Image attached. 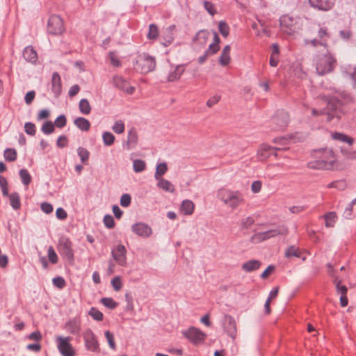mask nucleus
I'll return each mask as SVG.
<instances>
[{"label":"nucleus","mask_w":356,"mask_h":356,"mask_svg":"<svg viewBox=\"0 0 356 356\" xmlns=\"http://www.w3.org/2000/svg\"><path fill=\"white\" fill-rule=\"evenodd\" d=\"M316 72L318 75H325L332 72L337 65V60L327 49L325 52L316 54L313 58Z\"/></svg>","instance_id":"f257e3e1"},{"label":"nucleus","mask_w":356,"mask_h":356,"mask_svg":"<svg viewBox=\"0 0 356 356\" xmlns=\"http://www.w3.org/2000/svg\"><path fill=\"white\" fill-rule=\"evenodd\" d=\"M340 103L335 98L322 99L318 101V107L312 109V114L314 117L326 115L327 121L330 122L334 117L340 118L339 111H338Z\"/></svg>","instance_id":"f03ea898"},{"label":"nucleus","mask_w":356,"mask_h":356,"mask_svg":"<svg viewBox=\"0 0 356 356\" xmlns=\"http://www.w3.org/2000/svg\"><path fill=\"white\" fill-rule=\"evenodd\" d=\"M217 198L231 210H235L245 202L243 194L236 190L222 187L217 192Z\"/></svg>","instance_id":"7ed1b4c3"},{"label":"nucleus","mask_w":356,"mask_h":356,"mask_svg":"<svg viewBox=\"0 0 356 356\" xmlns=\"http://www.w3.org/2000/svg\"><path fill=\"white\" fill-rule=\"evenodd\" d=\"M315 160L308 163V167L316 170H330L334 168L335 156L332 150L320 149L314 152Z\"/></svg>","instance_id":"20e7f679"},{"label":"nucleus","mask_w":356,"mask_h":356,"mask_svg":"<svg viewBox=\"0 0 356 356\" xmlns=\"http://www.w3.org/2000/svg\"><path fill=\"white\" fill-rule=\"evenodd\" d=\"M282 31L288 34L293 35L302 28V23L298 18H293L289 15H284L280 18Z\"/></svg>","instance_id":"39448f33"},{"label":"nucleus","mask_w":356,"mask_h":356,"mask_svg":"<svg viewBox=\"0 0 356 356\" xmlns=\"http://www.w3.org/2000/svg\"><path fill=\"white\" fill-rule=\"evenodd\" d=\"M156 63L154 58L147 54H141L136 60L137 69L142 73H148L152 72L155 67Z\"/></svg>","instance_id":"423d86ee"},{"label":"nucleus","mask_w":356,"mask_h":356,"mask_svg":"<svg viewBox=\"0 0 356 356\" xmlns=\"http://www.w3.org/2000/svg\"><path fill=\"white\" fill-rule=\"evenodd\" d=\"M48 32L52 35H60L65 31L64 22L57 15L50 16L47 24Z\"/></svg>","instance_id":"0eeeda50"},{"label":"nucleus","mask_w":356,"mask_h":356,"mask_svg":"<svg viewBox=\"0 0 356 356\" xmlns=\"http://www.w3.org/2000/svg\"><path fill=\"white\" fill-rule=\"evenodd\" d=\"M72 338L70 337H57L56 343L57 348L63 356H74L76 353L72 344L70 343Z\"/></svg>","instance_id":"6e6552de"},{"label":"nucleus","mask_w":356,"mask_h":356,"mask_svg":"<svg viewBox=\"0 0 356 356\" xmlns=\"http://www.w3.org/2000/svg\"><path fill=\"white\" fill-rule=\"evenodd\" d=\"M58 250L59 253L69 261H72L74 258L72 243L70 240L65 236H61L58 240Z\"/></svg>","instance_id":"1a4fd4ad"},{"label":"nucleus","mask_w":356,"mask_h":356,"mask_svg":"<svg viewBox=\"0 0 356 356\" xmlns=\"http://www.w3.org/2000/svg\"><path fill=\"white\" fill-rule=\"evenodd\" d=\"M183 335L194 344L202 343L206 339V334L195 327H191L182 332Z\"/></svg>","instance_id":"9d476101"},{"label":"nucleus","mask_w":356,"mask_h":356,"mask_svg":"<svg viewBox=\"0 0 356 356\" xmlns=\"http://www.w3.org/2000/svg\"><path fill=\"white\" fill-rule=\"evenodd\" d=\"M330 33L326 26H319L317 32V36L313 40L307 41V44H310L315 47L318 44L325 46L328 39L330 38Z\"/></svg>","instance_id":"9b49d317"},{"label":"nucleus","mask_w":356,"mask_h":356,"mask_svg":"<svg viewBox=\"0 0 356 356\" xmlns=\"http://www.w3.org/2000/svg\"><path fill=\"white\" fill-rule=\"evenodd\" d=\"M111 254L116 263L124 266L127 264V250L124 245L119 244L111 251Z\"/></svg>","instance_id":"f8f14e48"},{"label":"nucleus","mask_w":356,"mask_h":356,"mask_svg":"<svg viewBox=\"0 0 356 356\" xmlns=\"http://www.w3.org/2000/svg\"><path fill=\"white\" fill-rule=\"evenodd\" d=\"M85 345L88 350L96 352L99 350L97 339L91 330H86L83 333Z\"/></svg>","instance_id":"ddd939ff"},{"label":"nucleus","mask_w":356,"mask_h":356,"mask_svg":"<svg viewBox=\"0 0 356 356\" xmlns=\"http://www.w3.org/2000/svg\"><path fill=\"white\" fill-rule=\"evenodd\" d=\"M286 233V229L277 228V229H270V230H268L266 232L257 233L253 236V238L257 241H262L269 239L272 237H275L280 234H285Z\"/></svg>","instance_id":"4468645a"},{"label":"nucleus","mask_w":356,"mask_h":356,"mask_svg":"<svg viewBox=\"0 0 356 356\" xmlns=\"http://www.w3.org/2000/svg\"><path fill=\"white\" fill-rule=\"evenodd\" d=\"M132 232L143 238L149 237L152 234V228L143 222H138L131 226Z\"/></svg>","instance_id":"2eb2a0df"},{"label":"nucleus","mask_w":356,"mask_h":356,"mask_svg":"<svg viewBox=\"0 0 356 356\" xmlns=\"http://www.w3.org/2000/svg\"><path fill=\"white\" fill-rule=\"evenodd\" d=\"M224 327L230 337L235 339L237 335V327L236 323L232 316L228 315L225 316Z\"/></svg>","instance_id":"dca6fc26"},{"label":"nucleus","mask_w":356,"mask_h":356,"mask_svg":"<svg viewBox=\"0 0 356 356\" xmlns=\"http://www.w3.org/2000/svg\"><path fill=\"white\" fill-rule=\"evenodd\" d=\"M184 71V65H172L167 76V81L173 82L179 80Z\"/></svg>","instance_id":"f3484780"},{"label":"nucleus","mask_w":356,"mask_h":356,"mask_svg":"<svg viewBox=\"0 0 356 356\" xmlns=\"http://www.w3.org/2000/svg\"><path fill=\"white\" fill-rule=\"evenodd\" d=\"M115 86L129 95L135 92V88L130 86L129 83L121 76H115L113 78Z\"/></svg>","instance_id":"a211bd4d"},{"label":"nucleus","mask_w":356,"mask_h":356,"mask_svg":"<svg viewBox=\"0 0 356 356\" xmlns=\"http://www.w3.org/2000/svg\"><path fill=\"white\" fill-rule=\"evenodd\" d=\"M309 4L321 10H328L334 5V0H309Z\"/></svg>","instance_id":"6ab92c4d"},{"label":"nucleus","mask_w":356,"mask_h":356,"mask_svg":"<svg viewBox=\"0 0 356 356\" xmlns=\"http://www.w3.org/2000/svg\"><path fill=\"white\" fill-rule=\"evenodd\" d=\"M138 140V137L136 131L134 129H131L128 132L127 135V140L125 144V148L127 150H130L133 148H134Z\"/></svg>","instance_id":"aec40b11"},{"label":"nucleus","mask_w":356,"mask_h":356,"mask_svg":"<svg viewBox=\"0 0 356 356\" xmlns=\"http://www.w3.org/2000/svg\"><path fill=\"white\" fill-rule=\"evenodd\" d=\"M334 283L336 284L337 291L341 293L340 304L341 307H344L348 305V298L346 296L347 288L345 286H341V280H338L337 278L335 279Z\"/></svg>","instance_id":"412c9836"},{"label":"nucleus","mask_w":356,"mask_h":356,"mask_svg":"<svg viewBox=\"0 0 356 356\" xmlns=\"http://www.w3.org/2000/svg\"><path fill=\"white\" fill-rule=\"evenodd\" d=\"M65 329L71 334H79L81 330V320L72 318L65 324Z\"/></svg>","instance_id":"4be33fe9"},{"label":"nucleus","mask_w":356,"mask_h":356,"mask_svg":"<svg viewBox=\"0 0 356 356\" xmlns=\"http://www.w3.org/2000/svg\"><path fill=\"white\" fill-rule=\"evenodd\" d=\"M252 28L254 30L255 33L258 37L262 38L264 36H268L267 27L261 20H259L258 22H254L252 24Z\"/></svg>","instance_id":"5701e85b"},{"label":"nucleus","mask_w":356,"mask_h":356,"mask_svg":"<svg viewBox=\"0 0 356 356\" xmlns=\"http://www.w3.org/2000/svg\"><path fill=\"white\" fill-rule=\"evenodd\" d=\"M51 90L56 97H58L62 91L61 79L56 72L54 73L52 76Z\"/></svg>","instance_id":"b1692460"},{"label":"nucleus","mask_w":356,"mask_h":356,"mask_svg":"<svg viewBox=\"0 0 356 356\" xmlns=\"http://www.w3.org/2000/svg\"><path fill=\"white\" fill-rule=\"evenodd\" d=\"M274 147L263 144L261 145L258 151L257 155L260 160H265L268 159L271 155V152L273 151Z\"/></svg>","instance_id":"393cba45"},{"label":"nucleus","mask_w":356,"mask_h":356,"mask_svg":"<svg viewBox=\"0 0 356 356\" xmlns=\"http://www.w3.org/2000/svg\"><path fill=\"white\" fill-rule=\"evenodd\" d=\"M157 187L160 189L163 190V191L168 192L170 193H172L175 191V188L174 185L168 180L163 178L161 179L157 180Z\"/></svg>","instance_id":"a878e982"},{"label":"nucleus","mask_w":356,"mask_h":356,"mask_svg":"<svg viewBox=\"0 0 356 356\" xmlns=\"http://www.w3.org/2000/svg\"><path fill=\"white\" fill-rule=\"evenodd\" d=\"M24 58L29 62L34 63L38 59L36 51L31 47H27L23 51Z\"/></svg>","instance_id":"bb28decb"},{"label":"nucleus","mask_w":356,"mask_h":356,"mask_svg":"<svg viewBox=\"0 0 356 356\" xmlns=\"http://www.w3.org/2000/svg\"><path fill=\"white\" fill-rule=\"evenodd\" d=\"M261 265V261L252 259L244 263L242 265V269L245 272H251L259 269Z\"/></svg>","instance_id":"cd10ccee"},{"label":"nucleus","mask_w":356,"mask_h":356,"mask_svg":"<svg viewBox=\"0 0 356 356\" xmlns=\"http://www.w3.org/2000/svg\"><path fill=\"white\" fill-rule=\"evenodd\" d=\"M181 211L185 215H191L195 209L194 203L189 200H185L181 204Z\"/></svg>","instance_id":"c85d7f7f"},{"label":"nucleus","mask_w":356,"mask_h":356,"mask_svg":"<svg viewBox=\"0 0 356 356\" xmlns=\"http://www.w3.org/2000/svg\"><path fill=\"white\" fill-rule=\"evenodd\" d=\"M74 124L81 130L87 131L90 129V123L84 118H77L74 121Z\"/></svg>","instance_id":"c756f323"},{"label":"nucleus","mask_w":356,"mask_h":356,"mask_svg":"<svg viewBox=\"0 0 356 356\" xmlns=\"http://www.w3.org/2000/svg\"><path fill=\"white\" fill-rule=\"evenodd\" d=\"M332 137L336 140L346 143L348 145H352L354 142V139L344 134L335 132L332 134Z\"/></svg>","instance_id":"7c9ffc66"},{"label":"nucleus","mask_w":356,"mask_h":356,"mask_svg":"<svg viewBox=\"0 0 356 356\" xmlns=\"http://www.w3.org/2000/svg\"><path fill=\"white\" fill-rule=\"evenodd\" d=\"M168 171V165L165 163H161L156 165V171L154 173V178L156 180L163 179L162 176Z\"/></svg>","instance_id":"2f4dec72"},{"label":"nucleus","mask_w":356,"mask_h":356,"mask_svg":"<svg viewBox=\"0 0 356 356\" xmlns=\"http://www.w3.org/2000/svg\"><path fill=\"white\" fill-rule=\"evenodd\" d=\"M219 43H220V38H219L218 34L216 33H214L213 42L209 45V49L207 51V54L209 55H213V54H216L219 49V46H218Z\"/></svg>","instance_id":"473e14b6"},{"label":"nucleus","mask_w":356,"mask_h":356,"mask_svg":"<svg viewBox=\"0 0 356 356\" xmlns=\"http://www.w3.org/2000/svg\"><path fill=\"white\" fill-rule=\"evenodd\" d=\"M325 226L327 227H333L337 220V216L335 212H329L324 216Z\"/></svg>","instance_id":"72a5a7b5"},{"label":"nucleus","mask_w":356,"mask_h":356,"mask_svg":"<svg viewBox=\"0 0 356 356\" xmlns=\"http://www.w3.org/2000/svg\"><path fill=\"white\" fill-rule=\"evenodd\" d=\"M80 112L83 115H88L91 111V106L86 99H81L79 104Z\"/></svg>","instance_id":"f704fd0d"},{"label":"nucleus","mask_w":356,"mask_h":356,"mask_svg":"<svg viewBox=\"0 0 356 356\" xmlns=\"http://www.w3.org/2000/svg\"><path fill=\"white\" fill-rule=\"evenodd\" d=\"M10 203L15 210H17L21 207L19 195L17 193H13L9 195Z\"/></svg>","instance_id":"c9c22d12"},{"label":"nucleus","mask_w":356,"mask_h":356,"mask_svg":"<svg viewBox=\"0 0 356 356\" xmlns=\"http://www.w3.org/2000/svg\"><path fill=\"white\" fill-rule=\"evenodd\" d=\"M288 118L287 114L282 113L280 118L275 116L273 118V121L279 125V129H283L288 122Z\"/></svg>","instance_id":"e433bc0d"},{"label":"nucleus","mask_w":356,"mask_h":356,"mask_svg":"<svg viewBox=\"0 0 356 356\" xmlns=\"http://www.w3.org/2000/svg\"><path fill=\"white\" fill-rule=\"evenodd\" d=\"M159 33V31L158 26L154 24H151L149 26V31H148V33L147 35V38L149 40H155L158 38Z\"/></svg>","instance_id":"4c0bfd02"},{"label":"nucleus","mask_w":356,"mask_h":356,"mask_svg":"<svg viewBox=\"0 0 356 356\" xmlns=\"http://www.w3.org/2000/svg\"><path fill=\"white\" fill-rule=\"evenodd\" d=\"M102 139L106 146H111L114 143L115 138L112 133L105 131L102 134Z\"/></svg>","instance_id":"58836bf2"},{"label":"nucleus","mask_w":356,"mask_h":356,"mask_svg":"<svg viewBox=\"0 0 356 356\" xmlns=\"http://www.w3.org/2000/svg\"><path fill=\"white\" fill-rule=\"evenodd\" d=\"M19 174L22 183L24 185L28 186L31 181V177L28 170L26 169H22L19 170Z\"/></svg>","instance_id":"ea45409f"},{"label":"nucleus","mask_w":356,"mask_h":356,"mask_svg":"<svg viewBox=\"0 0 356 356\" xmlns=\"http://www.w3.org/2000/svg\"><path fill=\"white\" fill-rule=\"evenodd\" d=\"M146 163L144 161L140 159H136L133 162V168L135 172H140L145 170Z\"/></svg>","instance_id":"a19ab883"},{"label":"nucleus","mask_w":356,"mask_h":356,"mask_svg":"<svg viewBox=\"0 0 356 356\" xmlns=\"http://www.w3.org/2000/svg\"><path fill=\"white\" fill-rule=\"evenodd\" d=\"M125 126L122 120H117L112 126V130L118 134H121L124 131Z\"/></svg>","instance_id":"79ce46f5"},{"label":"nucleus","mask_w":356,"mask_h":356,"mask_svg":"<svg viewBox=\"0 0 356 356\" xmlns=\"http://www.w3.org/2000/svg\"><path fill=\"white\" fill-rule=\"evenodd\" d=\"M4 158L8 161H15L17 159V152L12 148H8L4 152Z\"/></svg>","instance_id":"37998d69"},{"label":"nucleus","mask_w":356,"mask_h":356,"mask_svg":"<svg viewBox=\"0 0 356 356\" xmlns=\"http://www.w3.org/2000/svg\"><path fill=\"white\" fill-rule=\"evenodd\" d=\"M209 36V33L208 31H200L197 33L195 39L200 44H206Z\"/></svg>","instance_id":"c03bdc74"},{"label":"nucleus","mask_w":356,"mask_h":356,"mask_svg":"<svg viewBox=\"0 0 356 356\" xmlns=\"http://www.w3.org/2000/svg\"><path fill=\"white\" fill-rule=\"evenodd\" d=\"M285 257L291 258L292 257H299L300 256V251L295 246H291L285 251Z\"/></svg>","instance_id":"a18cd8bd"},{"label":"nucleus","mask_w":356,"mask_h":356,"mask_svg":"<svg viewBox=\"0 0 356 356\" xmlns=\"http://www.w3.org/2000/svg\"><path fill=\"white\" fill-rule=\"evenodd\" d=\"M54 123L51 121L45 122L41 127L42 131L47 135L52 134L54 131Z\"/></svg>","instance_id":"49530a36"},{"label":"nucleus","mask_w":356,"mask_h":356,"mask_svg":"<svg viewBox=\"0 0 356 356\" xmlns=\"http://www.w3.org/2000/svg\"><path fill=\"white\" fill-rule=\"evenodd\" d=\"M88 314L95 321H101L103 320L104 315L95 307H92L88 312Z\"/></svg>","instance_id":"de8ad7c7"},{"label":"nucleus","mask_w":356,"mask_h":356,"mask_svg":"<svg viewBox=\"0 0 356 356\" xmlns=\"http://www.w3.org/2000/svg\"><path fill=\"white\" fill-rule=\"evenodd\" d=\"M218 29L222 36L226 38L229 35V27L225 22L221 21L218 23Z\"/></svg>","instance_id":"09e8293b"},{"label":"nucleus","mask_w":356,"mask_h":356,"mask_svg":"<svg viewBox=\"0 0 356 356\" xmlns=\"http://www.w3.org/2000/svg\"><path fill=\"white\" fill-rule=\"evenodd\" d=\"M108 58L110 63L114 67H120L121 65L120 60L119 59L118 55L111 51L108 54Z\"/></svg>","instance_id":"8fccbe9b"},{"label":"nucleus","mask_w":356,"mask_h":356,"mask_svg":"<svg viewBox=\"0 0 356 356\" xmlns=\"http://www.w3.org/2000/svg\"><path fill=\"white\" fill-rule=\"evenodd\" d=\"M77 153L83 163H85L88 160L90 153L86 149L80 147L77 149Z\"/></svg>","instance_id":"3c124183"},{"label":"nucleus","mask_w":356,"mask_h":356,"mask_svg":"<svg viewBox=\"0 0 356 356\" xmlns=\"http://www.w3.org/2000/svg\"><path fill=\"white\" fill-rule=\"evenodd\" d=\"M346 187V184L344 181L339 180V181H335L330 184H329L327 186V188H335L338 190H343Z\"/></svg>","instance_id":"603ef678"},{"label":"nucleus","mask_w":356,"mask_h":356,"mask_svg":"<svg viewBox=\"0 0 356 356\" xmlns=\"http://www.w3.org/2000/svg\"><path fill=\"white\" fill-rule=\"evenodd\" d=\"M101 302L109 309H114L118 305V304L111 298H103L101 299Z\"/></svg>","instance_id":"864d4df0"},{"label":"nucleus","mask_w":356,"mask_h":356,"mask_svg":"<svg viewBox=\"0 0 356 356\" xmlns=\"http://www.w3.org/2000/svg\"><path fill=\"white\" fill-rule=\"evenodd\" d=\"M25 132L30 136H34L36 133L35 125L32 122H26L24 124Z\"/></svg>","instance_id":"5fc2aeb1"},{"label":"nucleus","mask_w":356,"mask_h":356,"mask_svg":"<svg viewBox=\"0 0 356 356\" xmlns=\"http://www.w3.org/2000/svg\"><path fill=\"white\" fill-rule=\"evenodd\" d=\"M67 119L64 115H59L54 122V127L58 128H63L66 125Z\"/></svg>","instance_id":"6e6d98bb"},{"label":"nucleus","mask_w":356,"mask_h":356,"mask_svg":"<svg viewBox=\"0 0 356 356\" xmlns=\"http://www.w3.org/2000/svg\"><path fill=\"white\" fill-rule=\"evenodd\" d=\"M111 285L115 291H119L122 287V283L120 277H115L111 281Z\"/></svg>","instance_id":"4d7b16f0"},{"label":"nucleus","mask_w":356,"mask_h":356,"mask_svg":"<svg viewBox=\"0 0 356 356\" xmlns=\"http://www.w3.org/2000/svg\"><path fill=\"white\" fill-rule=\"evenodd\" d=\"M0 187L1 188L2 193L4 196L8 195V181L6 179L2 176H0Z\"/></svg>","instance_id":"13d9d810"},{"label":"nucleus","mask_w":356,"mask_h":356,"mask_svg":"<svg viewBox=\"0 0 356 356\" xmlns=\"http://www.w3.org/2000/svg\"><path fill=\"white\" fill-rule=\"evenodd\" d=\"M48 257L52 264H56L58 262V256L52 246L48 248Z\"/></svg>","instance_id":"bf43d9fd"},{"label":"nucleus","mask_w":356,"mask_h":356,"mask_svg":"<svg viewBox=\"0 0 356 356\" xmlns=\"http://www.w3.org/2000/svg\"><path fill=\"white\" fill-rule=\"evenodd\" d=\"M53 284L57 288L61 289L65 286V281L62 277H54L52 280Z\"/></svg>","instance_id":"052dcab7"},{"label":"nucleus","mask_w":356,"mask_h":356,"mask_svg":"<svg viewBox=\"0 0 356 356\" xmlns=\"http://www.w3.org/2000/svg\"><path fill=\"white\" fill-rule=\"evenodd\" d=\"M131 197L129 194H123L120 197V204L124 207H127L131 204Z\"/></svg>","instance_id":"680f3d73"},{"label":"nucleus","mask_w":356,"mask_h":356,"mask_svg":"<svg viewBox=\"0 0 356 356\" xmlns=\"http://www.w3.org/2000/svg\"><path fill=\"white\" fill-rule=\"evenodd\" d=\"M230 59L229 54L221 53L219 58V63L221 65L226 66L229 63Z\"/></svg>","instance_id":"e2e57ef3"},{"label":"nucleus","mask_w":356,"mask_h":356,"mask_svg":"<svg viewBox=\"0 0 356 356\" xmlns=\"http://www.w3.org/2000/svg\"><path fill=\"white\" fill-rule=\"evenodd\" d=\"M220 95H213L212 97H211L207 102V106L209 108L213 106L214 105H216L217 103H218V102L220 101Z\"/></svg>","instance_id":"0e129e2a"},{"label":"nucleus","mask_w":356,"mask_h":356,"mask_svg":"<svg viewBox=\"0 0 356 356\" xmlns=\"http://www.w3.org/2000/svg\"><path fill=\"white\" fill-rule=\"evenodd\" d=\"M104 223L105 226L109 229H111L115 226L113 218L110 215H106L104 216Z\"/></svg>","instance_id":"69168bd1"},{"label":"nucleus","mask_w":356,"mask_h":356,"mask_svg":"<svg viewBox=\"0 0 356 356\" xmlns=\"http://www.w3.org/2000/svg\"><path fill=\"white\" fill-rule=\"evenodd\" d=\"M105 337L107 339V341H108V345L111 347V348L114 350L115 348V343L114 341V337H113V334L111 333L109 331H106Z\"/></svg>","instance_id":"338daca9"},{"label":"nucleus","mask_w":356,"mask_h":356,"mask_svg":"<svg viewBox=\"0 0 356 356\" xmlns=\"http://www.w3.org/2000/svg\"><path fill=\"white\" fill-rule=\"evenodd\" d=\"M204 7L207 11L211 15H214L216 13L214 5L207 1L204 2Z\"/></svg>","instance_id":"774afa93"}]
</instances>
